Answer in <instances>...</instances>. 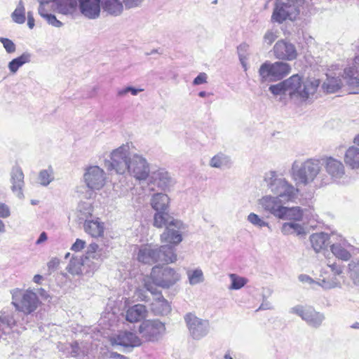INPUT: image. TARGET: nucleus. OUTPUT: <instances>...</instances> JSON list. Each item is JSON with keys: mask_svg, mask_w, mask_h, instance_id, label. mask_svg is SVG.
Returning <instances> with one entry per match:
<instances>
[{"mask_svg": "<svg viewBox=\"0 0 359 359\" xmlns=\"http://www.w3.org/2000/svg\"><path fill=\"white\" fill-rule=\"evenodd\" d=\"M105 165L108 170L118 175L128 173L140 182L146 180L150 173V164L147 158L142 154L130 153L128 143L112 150Z\"/></svg>", "mask_w": 359, "mask_h": 359, "instance_id": "obj_1", "label": "nucleus"}, {"mask_svg": "<svg viewBox=\"0 0 359 359\" xmlns=\"http://www.w3.org/2000/svg\"><path fill=\"white\" fill-rule=\"evenodd\" d=\"M264 182L267 188L276 196H263L258 201V204L264 211L278 218L284 207L283 203L294 201L297 196L298 189L273 170L265 174Z\"/></svg>", "mask_w": 359, "mask_h": 359, "instance_id": "obj_2", "label": "nucleus"}, {"mask_svg": "<svg viewBox=\"0 0 359 359\" xmlns=\"http://www.w3.org/2000/svg\"><path fill=\"white\" fill-rule=\"evenodd\" d=\"M290 173L297 186L314 184L316 187H321L330 184L327 176L322 173V163L318 158L294 161Z\"/></svg>", "mask_w": 359, "mask_h": 359, "instance_id": "obj_3", "label": "nucleus"}, {"mask_svg": "<svg viewBox=\"0 0 359 359\" xmlns=\"http://www.w3.org/2000/svg\"><path fill=\"white\" fill-rule=\"evenodd\" d=\"M137 259L139 262L149 265L156 263L168 264L175 262L177 255L175 248L170 245L158 246L146 244L139 248Z\"/></svg>", "mask_w": 359, "mask_h": 359, "instance_id": "obj_4", "label": "nucleus"}, {"mask_svg": "<svg viewBox=\"0 0 359 359\" xmlns=\"http://www.w3.org/2000/svg\"><path fill=\"white\" fill-rule=\"evenodd\" d=\"M296 87L292 91V100L300 102H311L316 98V94L320 86V80L315 78H306L302 80L298 74H294Z\"/></svg>", "mask_w": 359, "mask_h": 359, "instance_id": "obj_5", "label": "nucleus"}, {"mask_svg": "<svg viewBox=\"0 0 359 359\" xmlns=\"http://www.w3.org/2000/svg\"><path fill=\"white\" fill-rule=\"evenodd\" d=\"M291 72V67L284 62H264L259 67L258 73L261 83L275 82L281 80Z\"/></svg>", "mask_w": 359, "mask_h": 359, "instance_id": "obj_6", "label": "nucleus"}, {"mask_svg": "<svg viewBox=\"0 0 359 359\" xmlns=\"http://www.w3.org/2000/svg\"><path fill=\"white\" fill-rule=\"evenodd\" d=\"M12 304L16 310L25 314H30L38 307L40 302L36 294L32 290L23 291L18 288L11 292Z\"/></svg>", "mask_w": 359, "mask_h": 359, "instance_id": "obj_7", "label": "nucleus"}, {"mask_svg": "<svg viewBox=\"0 0 359 359\" xmlns=\"http://www.w3.org/2000/svg\"><path fill=\"white\" fill-rule=\"evenodd\" d=\"M302 4L292 0H276L271 22L278 24L286 20H293L299 13V7Z\"/></svg>", "mask_w": 359, "mask_h": 359, "instance_id": "obj_8", "label": "nucleus"}, {"mask_svg": "<svg viewBox=\"0 0 359 359\" xmlns=\"http://www.w3.org/2000/svg\"><path fill=\"white\" fill-rule=\"evenodd\" d=\"M150 278L156 286L168 288L180 280V276L171 267L155 266L151 269Z\"/></svg>", "mask_w": 359, "mask_h": 359, "instance_id": "obj_9", "label": "nucleus"}, {"mask_svg": "<svg viewBox=\"0 0 359 359\" xmlns=\"http://www.w3.org/2000/svg\"><path fill=\"white\" fill-rule=\"evenodd\" d=\"M144 288L154 296L150 304L151 310L155 315H167L171 311L168 302L163 297L161 292L149 282V279L144 280Z\"/></svg>", "mask_w": 359, "mask_h": 359, "instance_id": "obj_10", "label": "nucleus"}, {"mask_svg": "<svg viewBox=\"0 0 359 359\" xmlns=\"http://www.w3.org/2000/svg\"><path fill=\"white\" fill-rule=\"evenodd\" d=\"M165 332V324L158 320H144L139 327V333L145 341H158L162 338Z\"/></svg>", "mask_w": 359, "mask_h": 359, "instance_id": "obj_11", "label": "nucleus"}, {"mask_svg": "<svg viewBox=\"0 0 359 359\" xmlns=\"http://www.w3.org/2000/svg\"><path fill=\"white\" fill-rule=\"evenodd\" d=\"M184 321L190 335L196 340L202 339L209 332L210 325L207 320L199 318L196 315L189 313L184 316Z\"/></svg>", "mask_w": 359, "mask_h": 359, "instance_id": "obj_12", "label": "nucleus"}, {"mask_svg": "<svg viewBox=\"0 0 359 359\" xmlns=\"http://www.w3.org/2000/svg\"><path fill=\"white\" fill-rule=\"evenodd\" d=\"M323 165L330 177V182L333 181L339 183L346 178L345 167L343 163L333 157H326L323 159Z\"/></svg>", "mask_w": 359, "mask_h": 359, "instance_id": "obj_13", "label": "nucleus"}, {"mask_svg": "<svg viewBox=\"0 0 359 359\" xmlns=\"http://www.w3.org/2000/svg\"><path fill=\"white\" fill-rule=\"evenodd\" d=\"M290 313L297 314L313 327H318L325 320L323 313L315 311L312 308H304L302 306H296L290 309Z\"/></svg>", "mask_w": 359, "mask_h": 359, "instance_id": "obj_14", "label": "nucleus"}, {"mask_svg": "<svg viewBox=\"0 0 359 359\" xmlns=\"http://www.w3.org/2000/svg\"><path fill=\"white\" fill-rule=\"evenodd\" d=\"M84 180L89 189L100 190L105 184L106 175L103 169L99 166H90L86 170Z\"/></svg>", "mask_w": 359, "mask_h": 359, "instance_id": "obj_15", "label": "nucleus"}, {"mask_svg": "<svg viewBox=\"0 0 359 359\" xmlns=\"http://www.w3.org/2000/svg\"><path fill=\"white\" fill-rule=\"evenodd\" d=\"M83 205H85L87 210L86 212H83L85 218H83V219H85L83 225L85 231L92 237L97 238L102 236L104 230V223L97 217L88 219L92 215L91 207L89 204H84ZM80 219H81L82 217H80Z\"/></svg>", "mask_w": 359, "mask_h": 359, "instance_id": "obj_16", "label": "nucleus"}, {"mask_svg": "<svg viewBox=\"0 0 359 359\" xmlns=\"http://www.w3.org/2000/svg\"><path fill=\"white\" fill-rule=\"evenodd\" d=\"M184 229L185 226L180 220L172 221L161 235V242L178 245L182 241V232Z\"/></svg>", "mask_w": 359, "mask_h": 359, "instance_id": "obj_17", "label": "nucleus"}, {"mask_svg": "<svg viewBox=\"0 0 359 359\" xmlns=\"http://www.w3.org/2000/svg\"><path fill=\"white\" fill-rule=\"evenodd\" d=\"M273 51L276 58L279 60L290 61L297 56L294 45L283 39L278 40L275 43Z\"/></svg>", "mask_w": 359, "mask_h": 359, "instance_id": "obj_18", "label": "nucleus"}, {"mask_svg": "<svg viewBox=\"0 0 359 359\" xmlns=\"http://www.w3.org/2000/svg\"><path fill=\"white\" fill-rule=\"evenodd\" d=\"M354 247L345 238L339 236L331 245L330 250L336 258L343 261H348L351 257Z\"/></svg>", "mask_w": 359, "mask_h": 359, "instance_id": "obj_19", "label": "nucleus"}, {"mask_svg": "<svg viewBox=\"0 0 359 359\" xmlns=\"http://www.w3.org/2000/svg\"><path fill=\"white\" fill-rule=\"evenodd\" d=\"M327 266L330 268L333 276L331 278H326L323 276L324 270L321 271L320 276L323 277L320 279V282L318 283L319 286L322 287L325 290H329L339 286L340 283L337 278V276L340 275L342 273V266L338 264L336 262H332L330 259L327 262Z\"/></svg>", "mask_w": 359, "mask_h": 359, "instance_id": "obj_20", "label": "nucleus"}, {"mask_svg": "<svg viewBox=\"0 0 359 359\" xmlns=\"http://www.w3.org/2000/svg\"><path fill=\"white\" fill-rule=\"evenodd\" d=\"M111 342L113 345L132 348L139 346L142 344L140 338L135 334L128 331L120 332L116 336L111 337Z\"/></svg>", "mask_w": 359, "mask_h": 359, "instance_id": "obj_21", "label": "nucleus"}, {"mask_svg": "<svg viewBox=\"0 0 359 359\" xmlns=\"http://www.w3.org/2000/svg\"><path fill=\"white\" fill-rule=\"evenodd\" d=\"M148 177L150 184L157 186L162 190L169 189L172 184V180L170 174L163 168L151 172Z\"/></svg>", "mask_w": 359, "mask_h": 359, "instance_id": "obj_22", "label": "nucleus"}, {"mask_svg": "<svg viewBox=\"0 0 359 359\" xmlns=\"http://www.w3.org/2000/svg\"><path fill=\"white\" fill-rule=\"evenodd\" d=\"M10 182L12 191L20 198L23 197L22 188L25 185L24 173L22 168L14 165L10 172Z\"/></svg>", "mask_w": 359, "mask_h": 359, "instance_id": "obj_23", "label": "nucleus"}, {"mask_svg": "<svg viewBox=\"0 0 359 359\" xmlns=\"http://www.w3.org/2000/svg\"><path fill=\"white\" fill-rule=\"evenodd\" d=\"M101 5L100 0H79L81 13L88 19H97L99 18Z\"/></svg>", "mask_w": 359, "mask_h": 359, "instance_id": "obj_24", "label": "nucleus"}, {"mask_svg": "<svg viewBox=\"0 0 359 359\" xmlns=\"http://www.w3.org/2000/svg\"><path fill=\"white\" fill-rule=\"evenodd\" d=\"M296 85L295 77L292 75L277 84L270 86L269 90L275 96L288 95L292 99V91L295 88Z\"/></svg>", "mask_w": 359, "mask_h": 359, "instance_id": "obj_25", "label": "nucleus"}, {"mask_svg": "<svg viewBox=\"0 0 359 359\" xmlns=\"http://www.w3.org/2000/svg\"><path fill=\"white\" fill-rule=\"evenodd\" d=\"M311 245L316 252L325 250L331 243L329 234L323 232L315 233L310 236Z\"/></svg>", "mask_w": 359, "mask_h": 359, "instance_id": "obj_26", "label": "nucleus"}, {"mask_svg": "<svg viewBox=\"0 0 359 359\" xmlns=\"http://www.w3.org/2000/svg\"><path fill=\"white\" fill-rule=\"evenodd\" d=\"M147 315L146 306L143 304H135L128 309L126 319L130 323H136L144 319Z\"/></svg>", "mask_w": 359, "mask_h": 359, "instance_id": "obj_27", "label": "nucleus"}, {"mask_svg": "<svg viewBox=\"0 0 359 359\" xmlns=\"http://www.w3.org/2000/svg\"><path fill=\"white\" fill-rule=\"evenodd\" d=\"M232 163V160L229 156L219 152L210 158L209 165L213 168L225 170L230 168Z\"/></svg>", "mask_w": 359, "mask_h": 359, "instance_id": "obj_28", "label": "nucleus"}, {"mask_svg": "<svg viewBox=\"0 0 359 359\" xmlns=\"http://www.w3.org/2000/svg\"><path fill=\"white\" fill-rule=\"evenodd\" d=\"M346 165L351 169L359 168V147L357 146L349 147L344 157Z\"/></svg>", "mask_w": 359, "mask_h": 359, "instance_id": "obj_29", "label": "nucleus"}, {"mask_svg": "<svg viewBox=\"0 0 359 359\" xmlns=\"http://www.w3.org/2000/svg\"><path fill=\"white\" fill-rule=\"evenodd\" d=\"M170 198L165 194H156L151 200V205L153 209L156 212L168 211Z\"/></svg>", "mask_w": 359, "mask_h": 359, "instance_id": "obj_30", "label": "nucleus"}, {"mask_svg": "<svg viewBox=\"0 0 359 359\" xmlns=\"http://www.w3.org/2000/svg\"><path fill=\"white\" fill-rule=\"evenodd\" d=\"M281 212L282 213L278 217L280 219L299 222L303 218V211L299 207L287 208L284 206Z\"/></svg>", "mask_w": 359, "mask_h": 359, "instance_id": "obj_31", "label": "nucleus"}, {"mask_svg": "<svg viewBox=\"0 0 359 359\" xmlns=\"http://www.w3.org/2000/svg\"><path fill=\"white\" fill-rule=\"evenodd\" d=\"M102 7L108 14L117 16L123 9V4L119 0H103Z\"/></svg>", "mask_w": 359, "mask_h": 359, "instance_id": "obj_32", "label": "nucleus"}, {"mask_svg": "<svg viewBox=\"0 0 359 359\" xmlns=\"http://www.w3.org/2000/svg\"><path fill=\"white\" fill-rule=\"evenodd\" d=\"M59 13L67 15L72 14L77 8V0H53Z\"/></svg>", "mask_w": 359, "mask_h": 359, "instance_id": "obj_33", "label": "nucleus"}, {"mask_svg": "<svg viewBox=\"0 0 359 359\" xmlns=\"http://www.w3.org/2000/svg\"><path fill=\"white\" fill-rule=\"evenodd\" d=\"M281 232L284 235L296 234L297 236H302L306 234L304 226L293 222H285L281 227Z\"/></svg>", "mask_w": 359, "mask_h": 359, "instance_id": "obj_34", "label": "nucleus"}, {"mask_svg": "<svg viewBox=\"0 0 359 359\" xmlns=\"http://www.w3.org/2000/svg\"><path fill=\"white\" fill-rule=\"evenodd\" d=\"M177 219L168 215V211L156 212L154 216V226L157 228L167 227L170 226L172 221Z\"/></svg>", "mask_w": 359, "mask_h": 359, "instance_id": "obj_35", "label": "nucleus"}, {"mask_svg": "<svg viewBox=\"0 0 359 359\" xmlns=\"http://www.w3.org/2000/svg\"><path fill=\"white\" fill-rule=\"evenodd\" d=\"M31 60V54L25 52L20 56L14 58L8 63V69L12 74H15L20 67L23 65L29 62Z\"/></svg>", "mask_w": 359, "mask_h": 359, "instance_id": "obj_36", "label": "nucleus"}, {"mask_svg": "<svg viewBox=\"0 0 359 359\" xmlns=\"http://www.w3.org/2000/svg\"><path fill=\"white\" fill-rule=\"evenodd\" d=\"M358 70L355 67H351L344 69V79L351 89L357 88L359 86V79L356 76Z\"/></svg>", "mask_w": 359, "mask_h": 359, "instance_id": "obj_37", "label": "nucleus"}, {"mask_svg": "<svg viewBox=\"0 0 359 359\" xmlns=\"http://www.w3.org/2000/svg\"><path fill=\"white\" fill-rule=\"evenodd\" d=\"M341 80L336 77H327L323 84V90L327 93H334L341 88Z\"/></svg>", "mask_w": 359, "mask_h": 359, "instance_id": "obj_38", "label": "nucleus"}, {"mask_svg": "<svg viewBox=\"0 0 359 359\" xmlns=\"http://www.w3.org/2000/svg\"><path fill=\"white\" fill-rule=\"evenodd\" d=\"M86 264L82 258L73 257L67 266L68 271L73 275H79L82 273V266Z\"/></svg>", "mask_w": 359, "mask_h": 359, "instance_id": "obj_39", "label": "nucleus"}, {"mask_svg": "<svg viewBox=\"0 0 359 359\" xmlns=\"http://www.w3.org/2000/svg\"><path fill=\"white\" fill-rule=\"evenodd\" d=\"M11 18L18 24H23L25 22V8L22 0H20L16 8L12 13Z\"/></svg>", "mask_w": 359, "mask_h": 359, "instance_id": "obj_40", "label": "nucleus"}, {"mask_svg": "<svg viewBox=\"0 0 359 359\" xmlns=\"http://www.w3.org/2000/svg\"><path fill=\"white\" fill-rule=\"evenodd\" d=\"M53 180V169L51 166L39 172V181L41 185L48 186Z\"/></svg>", "mask_w": 359, "mask_h": 359, "instance_id": "obj_41", "label": "nucleus"}, {"mask_svg": "<svg viewBox=\"0 0 359 359\" xmlns=\"http://www.w3.org/2000/svg\"><path fill=\"white\" fill-rule=\"evenodd\" d=\"M189 283L191 285H195L204 281L203 273L201 269H196L187 271Z\"/></svg>", "mask_w": 359, "mask_h": 359, "instance_id": "obj_42", "label": "nucleus"}, {"mask_svg": "<svg viewBox=\"0 0 359 359\" xmlns=\"http://www.w3.org/2000/svg\"><path fill=\"white\" fill-rule=\"evenodd\" d=\"M229 276L231 281L229 287V290H240L248 283L247 278L239 276L235 273H230Z\"/></svg>", "mask_w": 359, "mask_h": 359, "instance_id": "obj_43", "label": "nucleus"}, {"mask_svg": "<svg viewBox=\"0 0 359 359\" xmlns=\"http://www.w3.org/2000/svg\"><path fill=\"white\" fill-rule=\"evenodd\" d=\"M98 249L99 246L97 243H93L90 244L87 248L84 260L86 262L90 259L95 260L101 259V254Z\"/></svg>", "mask_w": 359, "mask_h": 359, "instance_id": "obj_44", "label": "nucleus"}, {"mask_svg": "<svg viewBox=\"0 0 359 359\" xmlns=\"http://www.w3.org/2000/svg\"><path fill=\"white\" fill-rule=\"evenodd\" d=\"M247 220L256 227L262 228L266 226L269 228V223L254 212H251L248 215Z\"/></svg>", "mask_w": 359, "mask_h": 359, "instance_id": "obj_45", "label": "nucleus"}, {"mask_svg": "<svg viewBox=\"0 0 359 359\" xmlns=\"http://www.w3.org/2000/svg\"><path fill=\"white\" fill-rule=\"evenodd\" d=\"M279 36V32L276 29H268L263 36V44L270 46Z\"/></svg>", "mask_w": 359, "mask_h": 359, "instance_id": "obj_46", "label": "nucleus"}, {"mask_svg": "<svg viewBox=\"0 0 359 359\" xmlns=\"http://www.w3.org/2000/svg\"><path fill=\"white\" fill-rule=\"evenodd\" d=\"M350 277L353 283L359 287V262L352 261L348 264Z\"/></svg>", "mask_w": 359, "mask_h": 359, "instance_id": "obj_47", "label": "nucleus"}, {"mask_svg": "<svg viewBox=\"0 0 359 359\" xmlns=\"http://www.w3.org/2000/svg\"><path fill=\"white\" fill-rule=\"evenodd\" d=\"M0 41L8 53H13L16 50L15 43L9 39L0 37Z\"/></svg>", "mask_w": 359, "mask_h": 359, "instance_id": "obj_48", "label": "nucleus"}, {"mask_svg": "<svg viewBox=\"0 0 359 359\" xmlns=\"http://www.w3.org/2000/svg\"><path fill=\"white\" fill-rule=\"evenodd\" d=\"M0 323L11 327L15 325V320L12 315L3 313L0 316Z\"/></svg>", "mask_w": 359, "mask_h": 359, "instance_id": "obj_49", "label": "nucleus"}, {"mask_svg": "<svg viewBox=\"0 0 359 359\" xmlns=\"http://www.w3.org/2000/svg\"><path fill=\"white\" fill-rule=\"evenodd\" d=\"M44 16V20H46L49 25L55 27H61L63 25L62 22L58 20L56 18L55 15L51 13H50L49 15H45Z\"/></svg>", "mask_w": 359, "mask_h": 359, "instance_id": "obj_50", "label": "nucleus"}, {"mask_svg": "<svg viewBox=\"0 0 359 359\" xmlns=\"http://www.w3.org/2000/svg\"><path fill=\"white\" fill-rule=\"evenodd\" d=\"M135 297L137 300L148 302L149 301V297L146 294V291L142 288H137L135 292Z\"/></svg>", "mask_w": 359, "mask_h": 359, "instance_id": "obj_51", "label": "nucleus"}, {"mask_svg": "<svg viewBox=\"0 0 359 359\" xmlns=\"http://www.w3.org/2000/svg\"><path fill=\"white\" fill-rule=\"evenodd\" d=\"M50 0L40 1V5L38 9V13L41 17L45 19V15H49L50 13L46 9V6L48 4Z\"/></svg>", "mask_w": 359, "mask_h": 359, "instance_id": "obj_52", "label": "nucleus"}, {"mask_svg": "<svg viewBox=\"0 0 359 359\" xmlns=\"http://www.w3.org/2000/svg\"><path fill=\"white\" fill-rule=\"evenodd\" d=\"M86 242L81 239L77 238L72 245L71 250L74 252H79L85 248Z\"/></svg>", "mask_w": 359, "mask_h": 359, "instance_id": "obj_53", "label": "nucleus"}, {"mask_svg": "<svg viewBox=\"0 0 359 359\" xmlns=\"http://www.w3.org/2000/svg\"><path fill=\"white\" fill-rule=\"evenodd\" d=\"M299 280L304 283H308L309 285L316 284L319 285L318 283L320 282V279L319 281H315L313 278H311L309 276L306 274H301L299 276Z\"/></svg>", "mask_w": 359, "mask_h": 359, "instance_id": "obj_54", "label": "nucleus"}, {"mask_svg": "<svg viewBox=\"0 0 359 359\" xmlns=\"http://www.w3.org/2000/svg\"><path fill=\"white\" fill-rule=\"evenodd\" d=\"M60 260L57 257L52 258L47 264L50 273L56 270L60 264Z\"/></svg>", "mask_w": 359, "mask_h": 359, "instance_id": "obj_55", "label": "nucleus"}, {"mask_svg": "<svg viewBox=\"0 0 359 359\" xmlns=\"http://www.w3.org/2000/svg\"><path fill=\"white\" fill-rule=\"evenodd\" d=\"M207 74L204 72L200 73L194 79L193 81V84L198 86L203 83H205L207 82Z\"/></svg>", "mask_w": 359, "mask_h": 359, "instance_id": "obj_56", "label": "nucleus"}, {"mask_svg": "<svg viewBox=\"0 0 359 359\" xmlns=\"http://www.w3.org/2000/svg\"><path fill=\"white\" fill-rule=\"evenodd\" d=\"M144 0H125L124 4L127 8L139 6Z\"/></svg>", "mask_w": 359, "mask_h": 359, "instance_id": "obj_57", "label": "nucleus"}, {"mask_svg": "<svg viewBox=\"0 0 359 359\" xmlns=\"http://www.w3.org/2000/svg\"><path fill=\"white\" fill-rule=\"evenodd\" d=\"M10 215V210L7 205L0 203V217L6 218Z\"/></svg>", "mask_w": 359, "mask_h": 359, "instance_id": "obj_58", "label": "nucleus"}, {"mask_svg": "<svg viewBox=\"0 0 359 359\" xmlns=\"http://www.w3.org/2000/svg\"><path fill=\"white\" fill-rule=\"evenodd\" d=\"M69 347L71 348V351L69 352V355L72 357H76L78 355L79 352V345L76 342L74 344H69Z\"/></svg>", "mask_w": 359, "mask_h": 359, "instance_id": "obj_59", "label": "nucleus"}, {"mask_svg": "<svg viewBox=\"0 0 359 359\" xmlns=\"http://www.w3.org/2000/svg\"><path fill=\"white\" fill-rule=\"evenodd\" d=\"M27 25L29 29H33L35 24H34V18L33 17L32 12L29 11L27 13Z\"/></svg>", "mask_w": 359, "mask_h": 359, "instance_id": "obj_60", "label": "nucleus"}, {"mask_svg": "<svg viewBox=\"0 0 359 359\" xmlns=\"http://www.w3.org/2000/svg\"><path fill=\"white\" fill-rule=\"evenodd\" d=\"M47 238H48L47 234L46 232L43 231V232L41 233L39 238L36 241V244L39 245V244L45 242L47 240Z\"/></svg>", "mask_w": 359, "mask_h": 359, "instance_id": "obj_61", "label": "nucleus"}, {"mask_svg": "<svg viewBox=\"0 0 359 359\" xmlns=\"http://www.w3.org/2000/svg\"><path fill=\"white\" fill-rule=\"evenodd\" d=\"M128 90H129V93H130L133 95H137L138 93L143 90L142 89L135 88L131 86H128Z\"/></svg>", "mask_w": 359, "mask_h": 359, "instance_id": "obj_62", "label": "nucleus"}, {"mask_svg": "<svg viewBox=\"0 0 359 359\" xmlns=\"http://www.w3.org/2000/svg\"><path fill=\"white\" fill-rule=\"evenodd\" d=\"M128 93H129V90H128V87H126L124 88L118 90L117 92V95L119 97H124Z\"/></svg>", "mask_w": 359, "mask_h": 359, "instance_id": "obj_63", "label": "nucleus"}, {"mask_svg": "<svg viewBox=\"0 0 359 359\" xmlns=\"http://www.w3.org/2000/svg\"><path fill=\"white\" fill-rule=\"evenodd\" d=\"M41 280H42V276L39 274L35 275L33 278V281L38 284H39L41 283Z\"/></svg>", "mask_w": 359, "mask_h": 359, "instance_id": "obj_64", "label": "nucleus"}]
</instances>
